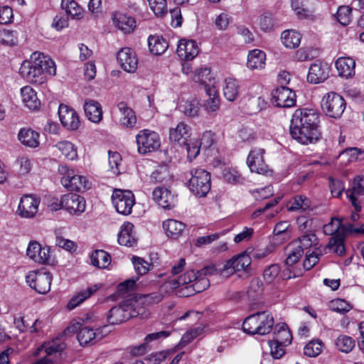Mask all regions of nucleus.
I'll return each mask as SVG.
<instances>
[{
	"label": "nucleus",
	"mask_w": 364,
	"mask_h": 364,
	"mask_svg": "<svg viewBox=\"0 0 364 364\" xmlns=\"http://www.w3.org/2000/svg\"><path fill=\"white\" fill-rule=\"evenodd\" d=\"M266 54L264 51L255 49L250 51L247 56V66L252 69H261L264 67Z\"/></svg>",
	"instance_id": "nucleus-31"
},
{
	"label": "nucleus",
	"mask_w": 364,
	"mask_h": 364,
	"mask_svg": "<svg viewBox=\"0 0 364 364\" xmlns=\"http://www.w3.org/2000/svg\"><path fill=\"white\" fill-rule=\"evenodd\" d=\"M112 200L117 212L124 215L132 213L135 203L134 196L131 191L114 190Z\"/></svg>",
	"instance_id": "nucleus-11"
},
{
	"label": "nucleus",
	"mask_w": 364,
	"mask_h": 364,
	"mask_svg": "<svg viewBox=\"0 0 364 364\" xmlns=\"http://www.w3.org/2000/svg\"><path fill=\"white\" fill-rule=\"evenodd\" d=\"M342 220L338 218H332L331 221L326 224L323 229L325 235H331L324 250L333 252L338 256H343L346 252L344 238L340 234H336L341 230L343 234H346Z\"/></svg>",
	"instance_id": "nucleus-4"
},
{
	"label": "nucleus",
	"mask_w": 364,
	"mask_h": 364,
	"mask_svg": "<svg viewBox=\"0 0 364 364\" xmlns=\"http://www.w3.org/2000/svg\"><path fill=\"white\" fill-rule=\"evenodd\" d=\"M263 291V282L259 278H254L251 280L247 290V295L250 298L255 299L258 294Z\"/></svg>",
	"instance_id": "nucleus-57"
},
{
	"label": "nucleus",
	"mask_w": 364,
	"mask_h": 364,
	"mask_svg": "<svg viewBox=\"0 0 364 364\" xmlns=\"http://www.w3.org/2000/svg\"><path fill=\"white\" fill-rule=\"evenodd\" d=\"M319 114L314 109H296L291 120L290 134L302 144H314L321 138Z\"/></svg>",
	"instance_id": "nucleus-1"
},
{
	"label": "nucleus",
	"mask_w": 364,
	"mask_h": 364,
	"mask_svg": "<svg viewBox=\"0 0 364 364\" xmlns=\"http://www.w3.org/2000/svg\"><path fill=\"white\" fill-rule=\"evenodd\" d=\"M185 146L188 158L191 160L194 159L199 154L200 149L202 148L198 141L185 142L183 144Z\"/></svg>",
	"instance_id": "nucleus-63"
},
{
	"label": "nucleus",
	"mask_w": 364,
	"mask_h": 364,
	"mask_svg": "<svg viewBox=\"0 0 364 364\" xmlns=\"http://www.w3.org/2000/svg\"><path fill=\"white\" fill-rule=\"evenodd\" d=\"M296 95L286 86L276 88L272 92V103L277 107L289 108L295 106Z\"/></svg>",
	"instance_id": "nucleus-12"
},
{
	"label": "nucleus",
	"mask_w": 364,
	"mask_h": 364,
	"mask_svg": "<svg viewBox=\"0 0 364 364\" xmlns=\"http://www.w3.org/2000/svg\"><path fill=\"white\" fill-rule=\"evenodd\" d=\"M351 8L348 6H341L338 7L336 18L337 21L343 26H347L350 23V16Z\"/></svg>",
	"instance_id": "nucleus-56"
},
{
	"label": "nucleus",
	"mask_w": 364,
	"mask_h": 364,
	"mask_svg": "<svg viewBox=\"0 0 364 364\" xmlns=\"http://www.w3.org/2000/svg\"><path fill=\"white\" fill-rule=\"evenodd\" d=\"M18 138L26 146L36 148L39 145V134L31 129H21Z\"/></svg>",
	"instance_id": "nucleus-29"
},
{
	"label": "nucleus",
	"mask_w": 364,
	"mask_h": 364,
	"mask_svg": "<svg viewBox=\"0 0 364 364\" xmlns=\"http://www.w3.org/2000/svg\"><path fill=\"white\" fill-rule=\"evenodd\" d=\"M250 264L251 257L246 252H243L226 261L220 271L222 274L224 273L232 274L241 270L248 272Z\"/></svg>",
	"instance_id": "nucleus-13"
},
{
	"label": "nucleus",
	"mask_w": 364,
	"mask_h": 364,
	"mask_svg": "<svg viewBox=\"0 0 364 364\" xmlns=\"http://www.w3.org/2000/svg\"><path fill=\"white\" fill-rule=\"evenodd\" d=\"M166 283V282L161 286L159 291H155V292H152V293L144 295V303H146L147 304H158L161 301H162V299L164 298L162 292H166V293L173 292V291L172 289H171L169 287L167 289V291H166L165 289H161L162 287Z\"/></svg>",
	"instance_id": "nucleus-50"
},
{
	"label": "nucleus",
	"mask_w": 364,
	"mask_h": 364,
	"mask_svg": "<svg viewBox=\"0 0 364 364\" xmlns=\"http://www.w3.org/2000/svg\"><path fill=\"white\" fill-rule=\"evenodd\" d=\"M109 165L114 174L118 175L119 173V166L121 164L122 156L117 151H109Z\"/></svg>",
	"instance_id": "nucleus-61"
},
{
	"label": "nucleus",
	"mask_w": 364,
	"mask_h": 364,
	"mask_svg": "<svg viewBox=\"0 0 364 364\" xmlns=\"http://www.w3.org/2000/svg\"><path fill=\"white\" fill-rule=\"evenodd\" d=\"M330 308L333 311L344 314L348 312L352 309V306L345 300L337 299L330 302Z\"/></svg>",
	"instance_id": "nucleus-55"
},
{
	"label": "nucleus",
	"mask_w": 364,
	"mask_h": 364,
	"mask_svg": "<svg viewBox=\"0 0 364 364\" xmlns=\"http://www.w3.org/2000/svg\"><path fill=\"white\" fill-rule=\"evenodd\" d=\"M335 345L339 351L348 353L355 347V341L349 336L341 335L336 338Z\"/></svg>",
	"instance_id": "nucleus-43"
},
{
	"label": "nucleus",
	"mask_w": 364,
	"mask_h": 364,
	"mask_svg": "<svg viewBox=\"0 0 364 364\" xmlns=\"http://www.w3.org/2000/svg\"><path fill=\"white\" fill-rule=\"evenodd\" d=\"M113 20L116 26L124 33H129L136 27L135 19L124 14H116Z\"/></svg>",
	"instance_id": "nucleus-37"
},
{
	"label": "nucleus",
	"mask_w": 364,
	"mask_h": 364,
	"mask_svg": "<svg viewBox=\"0 0 364 364\" xmlns=\"http://www.w3.org/2000/svg\"><path fill=\"white\" fill-rule=\"evenodd\" d=\"M117 106L122 115L120 119L121 124L126 127H133L136 123V117L134 110L123 101L117 103Z\"/></svg>",
	"instance_id": "nucleus-27"
},
{
	"label": "nucleus",
	"mask_w": 364,
	"mask_h": 364,
	"mask_svg": "<svg viewBox=\"0 0 364 364\" xmlns=\"http://www.w3.org/2000/svg\"><path fill=\"white\" fill-rule=\"evenodd\" d=\"M330 67L326 63L316 61L309 67L307 80L313 84L325 81L329 75Z\"/></svg>",
	"instance_id": "nucleus-20"
},
{
	"label": "nucleus",
	"mask_w": 364,
	"mask_h": 364,
	"mask_svg": "<svg viewBox=\"0 0 364 364\" xmlns=\"http://www.w3.org/2000/svg\"><path fill=\"white\" fill-rule=\"evenodd\" d=\"M190 135V127L183 122H179L176 128H171L169 130L171 141L178 142L181 144L186 142Z\"/></svg>",
	"instance_id": "nucleus-25"
},
{
	"label": "nucleus",
	"mask_w": 364,
	"mask_h": 364,
	"mask_svg": "<svg viewBox=\"0 0 364 364\" xmlns=\"http://www.w3.org/2000/svg\"><path fill=\"white\" fill-rule=\"evenodd\" d=\"M176 351V350L173 348L153 353L146 356L145 360L148 364H161L167 358L173 355Z\"/></svg>",
	"instance_id": "nucleus-45"
},
{
	"label": "nucleus",
	"mask_w": 364,
	"mask_h": 364,
	"mask_svg": "<svg viewBox=\"0 0 364 364\" xmlns=\"http://www.w3.org/2000/svg\"><path fill=\"white\" fill-rule=\"evenodd\" d=\"M84 110L87 118L92 122L99 123L102 119L101 105L93 100H85Z\"/></svg>",
	"instance_id": "nucleus-24"
},
{
	"label": "nucleus",
	"mask_w": 364,
	"mask_h": 364,
	"mask_svg": "<svg viewBox=\"0 0 364 364\" xmlns=\"http://www.w3.org/2000/svg\"><path fill=\"white\" fill-rule=\"evenodd\" d=\"M186 183L189 190L196 196L205 197L210 190V174L203 168L192 169Z\"/></svg>",
	"instance_id": "nucleus-7"
},
{
	"label": "nucleus",
	"mask_w": 364,
	"mask_h": 364,
	"mask_svg": "<svg viewBox=\"0 0 364 364\" xmlns=\"http://www.w3.org/2000/svg\"><path fill=\"white\" fill-rule=\"evenodd\" d=\"M58 172L63 176L62 185L68 191L84 192L90 188V183L86 177L75 174L74 170L69 168L67 165H59Z\"/></svg>",
	"instance_id": "nucleus-6"
},
{
	"label": "nucleus",
	"mask_w": 364,
	"mask_h": 364,
	"mask_svg": "<svg viewBox=\"0 0 364 364\" xmlns=\"http://www.w3.org/2000/svg\"><path fill=\"white\" fill-rule=\"evenodd\" d=\"M153 12L157 16H162L166 13V0H147Z\"/></svg>",
	"instance_id": "nucleus-59"
},
{
	"label": "nucleus",
	"mask_w": 364,
	"mask_h": 364,
	"mask_svg": "<svg viewBox=\"0 0 364 364\" xmlns=\"http://www.w3.org/2000/svg\"><path fill=\"white\" fill-rule=\"evenodd\" d=\"M22 101L30 109H38L41 106V101L38 99L36 91L30 86H25L21 90Z\"/></svg>",
	"instance_id": "nucleus-28"
},
{
	"label": "nucleus",
	"mask_w": 364,
	"mask_h": 364,
	"mask_svg": "<svg viewBox=\"0 0 364 364\" xmlns=\"http://www.w3.org/2000/svg\"><path fill=\"white\" fill-rule=\"evenodd\" d=\"M153 199L164 209L173 208L176 203L174 194L170 190L163 187H156L153 191Z\"/></svg>",
	"instance_id": "nucleus-21"
},
{
	"label": "nucleus",
	"mask_w": 364,
	"mask_h": 364,
	"mask_svg": "<svg viewBox=\"0 0 364 364\" xmlns=\"http://www.w3.org/2000/svg\"><path fill=\"white\" fill-rule=\"evenodd\" d=\"M136 301L128 299L111 308L107 315L108 323L111 325H118L136 317L140 312L139 309H136Z\"/></svg>",
	"instance_id": "nucleus-5"
},
{
	"label": "nucleus",
	"mask_w": 364,
	"mask_h": 364,
	"mask_svg": "<svg viewBox=\"0 0 364 364\" xmlns=\"http://www.w3.org/2000/svg\"><path fill=\"white\" fill-rule=\"evenodd\" d=\"M280 271L281 269L279 264H273L269 265L264 271V279L267 283H272L278 277Z\"/></svg>",
	"instance_id": "nucleus-58"
},
{
	"label": "nucleus",
	"mask_w": 364,
	"mask_h": 364,
	"mask_svg": "<svg viewBox=\"0 0 364 364\" xmlns=\"http://www.w3.org/2000/svg\"><path fill=\"white\" fill-rule=\"evenodd\" d=\"M92 264L99 268H106L111 262V256L102 250H97L91 255Z\"/></svg>",
	"instance_id": "nucleus-39"
},
{
	"label": "nucleus",
	"mask_w": 364,
	"mask_h": 364,
	"mask_svg": "<svg viewBox=\"0 0 364 364\" xmlns=\"http://www.w3.org/2000/svg\"><path fill=\"white\" fill-rule=\"evenodd\" d=\"M61 8L65 11L66 14L72 16L73 18L80 19L83 15L81 8L78 4L74 0H62Z\"/></svg>",
	"instance_id": "nucleus-42"
},
{
	"label": "nucleus",
	"mask_w": 364,
	"mask_h": 364,
	"mask_svg": "<svg viewBox=\"0 0 364 364\" xmlns=\"http://www.w3.org/2000/svg\"><path fill=\"white\" fill-rule=\"evenodd\" d=\"M80 330L77 335V338L81 346H85L89 343H94L93 341L96 338L97 333L93 329L87 326L79 327Z\"/></svg>",
	"instance_id": "nucleus-44"
},
{
	"label": "nucleus",
	"mask_w": 364,
	"mask_h": 364,
	"mask_svg": "<svg viewBox=\"0 0 364 364\" xmlns=\"http://www.w3.org/2000/svg\"><path fill=\"white\" fill-rule=\"evenodd\" d=\"M137 150L140 154L154 152L161 146L159 135L153 131L143 129L136 136Z\"/></svg>",
	"instance_id": "nucleus-9"
},
{
	"label": "nucleus",
	"mask_w": 364,
	"mask_h": 364,
	"mask_svg": "<svg viewBox=\"0 0 364 364\" xmlns=\"http://www.w3.org/2000/svg\"><path fill=\"white\" fill-rule=\"evenodd\" d=\"M259 311L248 316L242 323V330L250 335H259Z\"/></svg>",
	"instance_id": "nucleus-40"
},
{
	"label": "nucleus",
	"mask_w": 364,
	"mask_h": 364,
	"mask_svg": "<svg viewBox=\"0 0 364 364\" xmlns=\"http://www.w3.org/2000/svg\"><path fill=\"white\" fill-rule=\"evenodd\" d=\"M196 82H198L203 86L204 90L208 85L213 84L215 86L216 82L214 77L210 74V69L208 68H200L197 70L193 77Z\"/></svg>",
	"instance_id": "nucleus-38"
},
{
	"label": "nucleus",
	"mask_w": 364,
	"mask_h": 364,
	"mask_svg": "<svg viewBox=\"0 0 364 364\" xmlns=\"http://www.w3.org/2000/svg\"><path fill=\"white\" fill-rule=\"evenodd\" d=\"M58 116L62 125L68 130H77L80 121L77 113L69 106L60 104L58 108Z\"/></svg>",
	"instance_id": "nucleus-17"
},
{
	"label": "nucleus",
	"mask_w": 364,
	"mask_h": 364,
	"mask_svg": "<svg viewBox=\"0 0 364 364\" xmlns=\"http://www.w3.org/2000/svg\"><path fill=\"white\" fill-rule=\"evenodd\" d=\"M346 196L357 212H360L364 200V176L354 178L352 187L346 191Z\"/></svg>",
	"instance_id": "nucleus-15"
},
{
	"label": "nucleus",
	"mask_w": 364,
	"mask_h": 364,
	"mask_svg": "<svg viewBox=\"0 0 364 364\" xmlns=\"http://www.w3.org/2000/svg\"><path fill=\"white\" fill-rule=\"evenodd\" d=\"M264 149L260 148H255L250 151L247 159V164L252 172L260 174H266L268 172V166L264 160Z\"/></svg>",
	"instance_id": "nucleus-18"
},
{
	"label": "nucleus",
	"mask_w": 364,
	"mask_h": 364,
	"mask_svg": "<svg viewBox=\"0 0 364 364\" xmlns=\"http://www.w3.org/2000/svg\"><path fill=\"white\" fill-rule=\"evenodd\" d=\"M346 103L342 96L336 92H328L322 98L321 106L328 117L338 119L346 109Z\"/></svg>",
	"instance_id": "nucleus-8"
},
{
	"label": "nucleus",
	"mask_w": 364,
	"mask_h": 364,
	"mask_svg": "<svg viewBox=\"0 0 364 364\" xmlns=\"http://www.w3.org/2000/svg\"><path fill=\"white\" fill-rule=\"evenodd\" d=\"M274 338L272 341L287 346L291 342L292 336L285 323H278L274 327Z\"/></svg>",
	"instance_id": "nucleus-30"
},
{
	"label": "nucleus",
	"mask_w": 364,
	"mask_h": 364,
	"mask_svg": "<svg viewBox=\"0 0 364 364\" xmlns=\"http://www.w3.org/2000/svg\"><path fill=\"white\" fill-rule=\"evenodd\" d=\"M185 226L184 223L173 219H168L163 223V228L167 236L174 239L181 235Z\"/></svg>",
	"instance_id": "nucleus-33"
},
{
	"label": "nucleus",
	"mask_w": 364,
	"mask_h": 364,
	"mask_svg": "<svg viewBox=\"0 0 364 364\" xmlns=\"http://www.w3.org/2000/svg\"><path fill=\"white\" fill-rule=\"evenodd\" d=\"M274 320L271 313L268 311H259V335H266L272 330Z\"/></svg>",
	"instance_id": "nucleus-34"
},
{
	"label": "nucleus",
	"mask_w": 364,
	"mask_h": 364,
	"mask_svg": "<svg viewBox=\"0 0 364 364\" xmlns=\"http://www.w3.org/2000/svg\"><path fill=\"white\" fill-rule=\"evenodd\" d=\"M61 208H65L71 214L79 215L85 210V200L77 194H65L61 198L58 207L55 208V210Z\"/></svg>",
	"instance_id": "nucleus-14"
},
{
	"label": "nucleus",
	"mask_w": 364,
	"mask_h": 364,
	"mask_svg": "<svg viewBox=\"0 0 364 364\" xmlns=\"http://www.w3.org/2000/svg\"><path fill=\"white\" fill-rule=\"evenodd\" d=\"M343 154L349 156V161L350 162L364 160V150L357 147L346 149Z\"/></svg>",
	"instance_id": "nucleus-64"
},
{
	"label": "nucleus",
	"mask_w": 364,
	"mask_h": 364,
	"mask_svg": "<svg viewBox=\"0 0 364 364\" xmlns=\"http://www.w3.org/2000/svg\"><path fill=\"white\" fill-rule=\"evenodd\" d=\"M336 67L340 76L348 78L355 73V62L351 58H339L336 61Z\"/></svg>",
	"instance_id": "nucleus-26"
},
{
	"label": "nucleus",
	"mask_w": 364,
	"mask_h": 364,
	"mask_svg": "<svg viewBox=\"0 0 364 364\" xmlns=\"http://www.w3.org/2000/svg\"><path fill=\"white\" fill-rule=\"evenodd\" d=\"M317 237L315 234H305L299 238V245L295 247L296 249H301L304 254V250H308L316 244Z\"/></svg>",
	"instance_id": "nucleus-49"
},
{
	"label": "nucleus",
	"mask_w": 364,
	"mask_h": 364,
	"mask_svg": "<svg viewBox=\"0 0 364 364\" xmlns=\"http://www.w3.org/2000/svg\"><path fill=\"white\" fill-rule=\"evenodd\" d=\"M56 67L54 61L40 52L31 54L30 60H25L19 69V74L28 82L42 85L46 81V74L55 75Z\"/></svg>",
	"instance_id": "nucleus-2"
},
{
	"label": "nucleus",
	"mask_w": 364,
	"mask_h": 364,
	"mask_svg": "<svg viewBox=\"0 0 364 364\" xmlns=\"http://www.w3.org/2000/svg\"><path fill=\"white\" fill-rule=\"evenodd\" d=\"M199 52L198 45L193 40H180L176 50L177 55L186 60H193Z\"/></svg>",
	"instance_id": "nucleus-22"
},
{
	"label": "nucleus",
	"mask_w": 364,
	"mask_h": 364,
	"mask_svg": "<svg viewBox=\"0 0 364 364\" xmlns=\"http://www.w3.org/2000/svg\"><path fill=\"white\" fill-rule=\"evenodd\" d=\"M305 259L303 262V267L304 270H310L313 268L319 261L320 257L322 255L321 251H314L309 252V250L306 251Z\"/></svg>",
	"instance_id": "nucleus-52"
},
{
	"label": "nucleus",
	"mask_w": 364,
	"mask_h": 364,
	"mask_svg": "<svg viewBox=\"0 0 364 364\" xmlns=\"http://www.w3.org/2000/svg\"><path fill=\"white\" fill-rule=\"evenodd\" d=\"M120 67L127 73H134L137 68L138 59L135 52L130 48H122L117 55Z\"/></svg>",
	"instance_id": "nucleus-19"
},
{
	"label": "nucleus",
	"mask_w": 364,
	"mask_h": 364,
	"mask_svg": "<svg viewBox=\"0 0 364 364\" xmlns=\"http://www.w3.org/2000/svg\"><path fill=\"white\" fill-rule=\"evenodd\" d=\"M26 280L32 289L44 294L50 289L52 275L49 272L31 271L26 274Z\"/></svg>",
	"instance_id": "nucleus-10"
},
{
	"label": "nucleus",
	"mask_w": 364,
	"mask_h": 364,
	"mask_svg": "<svg viewBox=\"0 0 364 364\" xmlns=\"http://www.w3.org/2000/svg\"><path fill=\"white\" fill-rule=\"evenodd\" d=\"M303 251L301 249L293 247L288 253V256L285 259V265L287 267H292L296 264L303 255Z\"/></svg>",
	"instance_id": "nucleus-62"
},
{
	"label": "nucleus",
	"mask_w": 364,
	"mask_h": 364,
	"mask_svg": "<svg viewBox=\"0 0 364 364\" xmlns=\"http://www.w3.org/2000/svg\"><path fill=\"white\" fill-rule=\"evenodd\" d=\"M205 94L208 97L203 103V107L208 112H213L219 109L220 98L216 86L209 84L205 88Z\"/></svg>",
	"instance_id": "nucleus-23"
},
{
	"label": "nucleus",
	"mask_w": 364,
	"mask_h": 364,
	"mask_svg": "<svg viewBox=\"0 0 364 364\" xmlns=\"http://www.w3.org/2000/svg\"><path fill=\"white\" fill-rule=\"evenodd\" d=\"M56 146L68 159L74 160L77 158V149L73 143L68 141H60L56 144Z\"/></svg>",
	"instance_id": "nucleus-46"
},
{
	"label": "nucleus",
	"mask_w": 364,
	"mask_h": 364,
	"mask_svg": "<svg viewBox=\"0 0 364 364\" xmlns=\"http://www.w3.org/2000/svg\"><path fill=\"white\" fill-rule=\"evenodd\" d=\"M132 262L139 276L146 274L150 269L151 264L141 257L134 256L132 258Z\"/></svg>",
	"instance_id": "nucleus-54"
},
{
	"label": "nucleus",
	"mask_w": 364,
	"mask_h": 364,
	"mask_svg": "<svg viewBox=\"0 0 364 364\" xmlns=\"http://www.w3.org/2000/svg\"><path fill=\"white\" fill-rule=\"evenodd\" d=\"M310 207V200L301 195L295 196L289 202L288 210L289 211L305 210Z\"/></svg>",
	"instance_id": "nucleus-47"
},
{
	"label": "nucleus",
	"mask_w": 364,
	"mask_h": 364,
	"mask_svg": "<svg viewBox=\"0 0 364 364\" xmlns=\"http://www.w3.org/2000/svg\"><path fill=\"white\" fill-rule=\"evenodd\" d=\"M40 202L36 196L25 195L20 200L16 213L21 218H33L38 213Z\"/></svg>",
	"instance_id": "nucleus-16"
},
{
	"label": "nucleus",
	"mask_w": 364,
	"mask_h": 364,
	"mask_svg": "<svg viewBox=\"0 0 364 364\" xmlns=\"http://www.w3.org/2000/svg\"><path fill=\"white\" fill-rule=\"evenodd\" d=\"M225 85L223 87L225 97L230 102L234 101L239 92L238 82L235 79L228 78L225 81Z\"/></svg>",
	"instance_id": "nucleus-41"
},
{
	"label": "nucleus",
	"mask_w": 364,
	"mask_h": 364,
	"mask_svg": "<svg viewBox=\"0 0 364 364\" xmlns=\"http://www.w3.org/2000/svg\"><path fill=\"white\" fill-rule=\"evenodd\" d=\"M223 178L232 184H242L245 178L235 169L225 168L223 171Z\"/></svg>",
	"instance_id": "nucleus-51"
},
{
	"label": "nucleus",
	"mask_w": 364,
	"mask_h": 364,
	"mask_svg": "<svg viewBox=\"0 0 364 364\" xmlns=\"http://www.w3.org/2000/svg\"><path fill=\"white\" fill-rule=\"evenodd\" d=\"M179 109L186 116L194 117L198 115L200 111L199 103L196 100H188L179 106Z\"/></svg>",
	"instance_id": "nucleus-48"
},
{
	"label": "nucleus",
	"mask_w": 364,
	"mask_h": 364,
	"mask_svg": "<svg viewBox=\"0 0 364 364\" xmlns=\"http://www.w3.org/2000/svg\"><path fill=\"white\" fill-rule=\"evenodd\" d=\"M301 35L293 30H287L282 33L281 39L286 48L294 49L300 45Z\"/></svg>",
	"instance_id": "nucleus-36"
},
{
	"label": "nucleus",
	"mask_w": 364,
	"mask_h": 364,
	"mask_svg": "<svg viewBox=\"0 0 364 364\" xmlns=\"http://www.w3.org/2000/svg\"><path fill=\"white\" fill-rule=\"evenodd\" d=\"M322 343L320 340L309 342L304 348V353L309 357H316L321 353Z\"/></svg>",
	"instance_id": "nucleus-53"
},
{
	"label": "nucleus",
	"mask_w": 364,
	"mask_h": 364,
	"mask_svg": "<svg viewBox=\"0 0 364 364\" xmlns=\"http://www.w3.org/2000/svg\"><path fill=\"white\" fill-rule=\"evenodd\" d=\"M100 287L95 284L94 286L87 287L86 289L80 291L70 299L68 304V308L70 310L74 309L75 307L82 303L85 299L92 295Z\"/></svg>",
	"instance_id": "nucleus-35"
},
{
	"label": "nucleus",
	"mask_w": 364,
	"mask_h": 364,
	"mask_svg": "<svg viewBox=\"0 0 364 364\" xmlns=\"http://www.w3.org/2000/svg\"><path fill=\"white\" fill-rule=\"evenodd\" d=\"M150 51L156 55L163 54L168 48V43L161 36H151L148 38Z\"/></svg>",
	"instance_id": "nucleus-32"
},
{
	"label": "nucleus",
	"mask_w": 364,
	"mask_h": 364,
	"mask_svg": "<svg viewBox=\"0 0 364 364\" xmlns=\"http://www.w3.org/2000/svg\"><path fill=\"white\" fill-rule=\"evenodd\" d=\"M210 286L208 279L193 270L186 272L178 278L171 279L162 287L161 289L169 287L179 297H188L205 290Z\"/></svg>",
	"instance_id": "nucleus-3"
},
{
	"label": "nucleus",
	"mask_w": 364,
	"mask_h": 364,
	"mask_svg": "<svg viewBox=\"0 0 364 364\" xmlns=\"http://www.w3.org/2000/svg\"><path fill=\"white\" fill-rule=\"evenodd\" d=\"M17 42V36L13 31L0 30V43L6 46H14Z\"/></svg>",
	"instance_id": "nucleus-60"
}]
</instances>
